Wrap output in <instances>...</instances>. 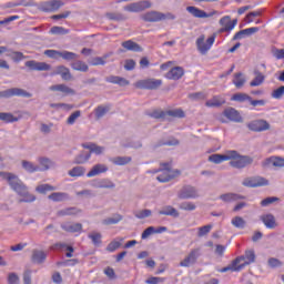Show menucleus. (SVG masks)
Here are the masks:
<instances>
[{
	"label": "nucleus",
	"mask_w": 284,
	"mask_h": 284,
	"mask_svg": "<svg viewBox=\"0 0 284 284\" xmlns=\"http://www.w3.org/2000/svg\"><path fill=\"white\" fill-rule=\"evenodd\" d=\"M209 161L215 164L223 163V161H231L230 165L232 168L243 169L251 165L253 160L250 156L241 155L239 152L231 150L224 154H212L209 156Z\"/></svg>",
	"instance_id": "obj_1"
},
{
	"label": "nucleus",
	"mask_w": 284,
	"mask_h": 284,
	"mask_svg": "<svg viewBox=\"0 0 284 284\" xmlns=\"http://www.w3.org/2000/svg\"><path fill=\"white\" fill-rule=\"evenodd\" d=\"M0 176L6 179L10 187H12V190L22 197L19 200V203H33V201H37V196L28 192V187L23 185V182H21L17 175L12 173L0 172Z\"/></svg>",
	"instance_id": "obj_2"
},
{
	"label": "nucleus",
	"mask_w": 284,
	"mask_h": 284,
	"mask_svg": "<svg viewBox=\"0 0 284 284\" xmlns=\"http://www.w3.org/2000/svg\"><path fill=\"white\" fill-rule=\"evenodd\" d=\"M150 174H159L156 180L159 183H168L172 181V179H176V176H181V171L172 170V163H162L160 164L159 170L149 171Z\"/></svg>",
	"instance_id": "obj_3"
},
{
	"label": "nucleus",
	"mask_w": 284,
	"mask_h": 284,
	"mask_svg": "<svg viewBox=\"0 0 284 284\" xmlns=\"http://www.w3.org/2000/svg\"><path fill=\"white\" fill-rule=\"evenodd\" d=\"M152 119H165L166 116H172L173 119H185V111L183 109H173L169 111L155 110L149 114Z\"/></svg>",
	"instance_id": "obj_4"
},
{
	"label": "nucleus",
	"mask_w": 284,
	"mask_h": 284,
	"mask_svg": "<svg viewBox=\"0 0 284 284\" xmlns=\"http://www.w3.org/2000/svg\"><path fill=\"white\" fill-rule=\"evenodd\" d=\"M161 85H163V80L158 79L139 80L134 83V88L138 90H159Z\"/></svg>",
	"instance_id": "obj_5"
},
{
	"label": "nucleus",
	"mask_w": 284,
	"mask_h": 284,
	"mask_svg": "<svg viewBox=\"0 0 284 284\" xmlns=\"http://www.w3.org/2000/svg\"><path fill=\"white\" fill-rule=\"evenodd\" d=\"M214 41H216V37L211 36L205 41V36H200L196 39V48L200 53L205 54L206 52H210L212 50V45H214Z\"/></svg>",
	"instance_id": "obj_6"
},
{
	"label": "nucleus",
	"mask_w": 284,
	"mask_h": 284,
	"mask_svg": "<svg viewBox=\"0 0 284 284\" xmlns=\"http://www.w3.org/2000/svg\"><path fill=\"white\" fill-rule=\"evenodd\" d=\"M231 101H237V103H245V101H250V104L253 105V108H256L257 105L263 106L267 103L265 100H252V97L246 93H235L232 95Z\"/></svg>",
	"instance_id": "obj_7"
},
{
	"label": "nucleus",
	"mask_w": 284,
	"mask_h": 284,
	"mask_svg": "<svg viewBox=\"0 0 284 284\" xmlns=\"http://www.w3.org/2000/svg\"><path fill=\"white\" fill-rule=\"evenodd\" d=\"M0 97L2 99H10V97H23L24 99H30V97H32V93H30L23 89L12 88V89H8L6 91H1Z\"/></svg>",
	"instance_id": "obj_8"
},
{
	"label": "nucleus",
	"mask_w": 284,
	"mask_h": 284,
	"mask_svg": "<svg viewBox=\"0 0 284 284\" xmlns=\"http://www.w3.org/2000/svg\"><path fill=\"white\" fill-rule=\"evenodd\" d=\"M256 261V253L254 250L246 251L244 255L239 256L234 260V265H252Z\"/></svg>",
	"instance_id": "obj_9"
},
{
	"label": "nucleus",
	"mask_w": 284,
	"mask_h": 284,
	"mask_svg": "<svg viewBox=\"0 0 284 284\" xmlns=\"http://www.w3.org/2000/svg\"><path fill=\"white\" fill-rule=\"evenodd\" d=\"M199 256H201V248L191 250L187 256L184 257V261L180 262V267H190L191 265H194V263L199 261Z\"/></svg>",
	"instance_id": "obj_10"
},
{
	"label": "nucleus",
	"mask_w": 284,
	"mask_h": 284,
	"mask_svg": "<svg viewBox=\"0 0 284 284\" xmlns=\"http://www.w3.org/2000/svg\"><path fill=\"white\" fill-rule=\"evenodd\" d=\"M245 187H263V185H270V181L262 176L248 178L243 181Z\"/></svg>",
	"instance_id": "obj_11"
},
{
	"label": "nucleus",
	"mask_w": 284,
	"mask_h": 284,
	"mask_svg": "<svg viewBox=\"0 0 284 284\" xmlns=\"http://www.w3.org/2000/svg\"><path fill=\"white\" fill-rule=\"evenodd\" d=\"M247 128L252 132H266V130H270V123L267 120H253L247 124Z\"/></svg>",
	"instance_id": "obj_12"
},
{
	"label": "nucleus",
	"mask_w": 284,
	"mask_h": 284,
	"mask_svg": "<svg viewBox=\"0 0 284 284\" xmlns=\"http://www.w3.org/2000/svg\"><path fill=\"white\" fill-rule=\"evenodd\" d=\"M24 65L29 68V70H33L37 72H48V70H50L51 68L50 64L45 62H37L34 60L27 61Z\"/></svg>",
	"instance_id": "obj_13"
},
{
	"label": "nucleus",
	"mask_w": 284,
	"mask_h": 284,
	"mask_svg": "<svg viewBox=\"0 0 284 284\" xmlns=\"http://www.w3.org/2000/svg\"><path fill=\"white\" fill-rule=\"evenodd\" d=\"M236 23L239 20H232L230 16H225L220 20V26H222L221 32H232L234 28H236Z\"/></svg>",
	"instance_id": "obj_14"
},
{
	"label": "nucleus",
	"mask_w": 284,
	"mask_h": 284,
	"mask_svg": "<svg viewBox=\"0 0 284 284\" xmlns=\"http://www.w3.org/2000/svg\"><path fill=\"white\" fill-rule=\"evenodd\" d=\"M148 8H152V2L143 0L125 7V10H128V12H143V10H148Z\"/></svg>",
	"instance_id": "obj_15"
},
{
	"label": "nucleus",
	"mask_w": 284,
	"mask_h": 284,
	"mask_svg": "<svg viewBox=\"0 0 284 284\" xmlns=\"http://www.w3.org/2000/svg\"><path fill=\"white\" fill-rule=\"evenodd\" d=\"M51 92H61L62 97H72L77 92L74 89L68 87L67 84H54L49 88Z\"/></svg>",
	"instance_id": "obj_16"
},
{
	"label": "nucleus",
	"mask_w": 284,
	"mask_h": 284,
	"mask_svg": "<svg viewBox=\"0 0 284 284\" xmlns=\"http://www.w3.org/2000/svg\"><path fill=\"white\" fill-rule=\"evenodd\" d=\"M57 75H60L63 81H70V79H72V73L70 72V69L65 65L55 67V70L51 73V77Z\"/></svg>",
	"instance_id": "obj_17"
},
{
	"label": "nucleus",
	"mask_w": 284,
	"mask_h": 284,
	"mask_svg": "<svg viewBox=\"0 0 284 284\" xmlns=\"http://www.w3.org/2000/svg\"><path fill=\"white\" fill-rule=\"evenodd\" d=\"M62 6H63V1L51 0V1L44 2L41 6V10L42 12H57V10H59V8H61Z\"/></svg>",
	"instance_id": "obj_18"
},
{
	"label": "nucleus",
	"mask_w": 284,
	"mask_h": 284,
	"mask_svg": "<svg viewBox=\"0 0 284 284\" xmlns=\"http://www.w3.org/2000/svg\"><path fill=\"white\" fill-rule=\"evenodd\" d=\"M183 74H185V70L183 69V67H175L166 73L165 78L171 81H179V79H181Z\"/></svg>",
	"instance_id": "obj_19"
},
{
	"label": "nucleus",
	"mask_w": 284,
	"mask_h": 284,
	"mask_svg": "<svg viewBox=\"0 0 284 284\" xmlns=\"http://www.w3.org/2000/svg\"><path fill=\"white\" fill-rule=\"evenodd\" d=\"M186 10L192 17H195V19H207L212 17V13H207L196 7H187Z\"/></svg>",
	"instance_id": "obj_20"
},
{
	"label": "nucleus",
	"mask_w": 284,
	"mask_h": 284,
	"mask_svg": "<svg viewBox=\"0 0 284 284\" xmlns=\"http://www.w3.org/2000/svg\"><path fill=\"white\" fill-rule=\"evenodd\" d=\"M224 116H226V119L230 121H234L235 123H241V121H243L241 113L233 108L224 110Z\"/></svg>",
	"instance_id": "obj_21"
},
{
	"label": "nucleus",
	"mask_w": 284,
	"mask_h": 284,
	"mask_svg": "<svg viewBox=\"0 0 284 284\" xmlns=\"http://www.w3.org/2000/svg\"><path fill=\"white\" fill-rule=\"evenodd\" d=\"M141 19L148 23H156L158 21H161V12L150 11L142 14Z\"/></svg>",
	"instance_id": "obj_22"
},
{
	"label": "nucleus",
	"mask_w": 284,
	"mask_h": 284,
	"mask_svg": "<svg viewBox=\"0 0 284 284\" xmlns=\"http://www.w3.org/2000/svg\"><path fill=\"white\" fill-rule=\"evenodd\" d=\"M205 105L206 108H221V105H225V98L223 95H214L205 102Z\"/></svg>",
	"instance_id": "obj_23"
},
{
	"label": "nucleus",
	"mask_w": 284,
	"mask_h": 284,
	"mask_svg": "<svg viewBox=\"0 0 284 284\" xmlns=\"http://www.w3.org/2000/svg\"><path fill=\"white\" fill-rule=\"evenodd\" d=\"M255 32H258V27L243 29L234 34L233 40L236 41L239 39H243V37H245V36L250 37L252 34H255Z\"/></svg>",
	"instance_id": "obj_24"
},
{
	"label": "nucleus",
	"mask_w": 284,
	"mask_h": 284,
	"mask_svg": "<svg viewBox=\"0 0 284 284\" xmlns=\"http://www.w3.org/2000/svg\"><path fill=\"white\" fill-rule=\"evenodd\" d=\"M255 32H258V27L243 29L234 34L233 40L236 41L239 39H243V37H245V36L250 37L252 34H255Z\"/></svg>",
	"instance_id": "obj_25"
},
{
	"label": "nucleus",
	"mask_w": 284,
	"mask_h": 284,
	"mask_svg": "<svg viewBox=\"0 0 284 284\" xmlns=\"http://www.w3.org/2000/svg\"><path fill=\"white\" fill-rule=\"evenodd\" d=\"M45 258H48V253H45L44 251H39V250H34L32 252V256H31V261L32 263H45Z\"/></svg>",
	"instance_id": "obj_26"
},
{
	"label": "nucleus",
	"mask_w": 284,
	"mask_h": 284,
	"mask_svg": "<svg viewBox=\"0 0 284 284\" xmlns=\"http://www.w3.org/2000/svg\"><path fill=\"white\" fill-rule=\"evenodd\" d=\"M105 172H108V166L104 164H95L91 171L88 172L87 176L92 179V176H99V174H103Z\"/></svg>",
	"instance_id": "obj_27"
},
{
	"label": "nucleus",
	"mask_w": 284,
	"mask_h": 284,
	"mask_svg": "<svg viewBox=\"0 0 284 284\" xmlns=\"http://www.w3.org/2000/svg\"><path fill=\"white\" fill-rule=\"evenodd\" d=\"M122 48L125 50H129L130 52H143V48L141 45L132 40H128L122 42Z\"/></svg>",
	"instance_id": "obj_28"
},
{
	"label": "nucleus",
	"mask_w": 284,
	"mask_h": 284,
	"mask_svg": "<svg viewBox=\"0 0 284 284\" xmlns=\"http://www.w3.org/2000/svg\"><path fill=\"white\" fill-rule=\"evenodd\" d=\"M261 221L264 223L265 227L268 230H274L276 227V217L272 214H266L261 217Z\"/></svg>",
	"instance_id": "obj_29"
},
{
	"label": "nucleus",
	"mask_w": 284,
	"mask_h": 284,
	"mask_svg": "<svg viewBox=\"0 0 284 284\" xmlns=\"http://www.w3.org/2000/svg\"><path fill=\"white\" fill-rule=\"evenodd\" d=\"M255 78L253 81L250 82L251 88H258V85H263L265 83V77L261 71H254Z\"/></svg>",
	"instance_id": "obj_30"
},
{
	"label": "nucleus",
	"mask_w": 284,
	"mask_h": 284,
	"mask_svg": "<svg viewBox=\"0 0 284 284\" xmlns=\"http://www.w3.org/2000/svg\"><path fill=\"white\" fill-rule=\"evenodd\" d=\"M108 83H114L115 85H130V81H128L125 78L116 77V75H110L106 78Z\"/></svg>",
	"instance_id": "obj_31"
},
{
	"label": "nucleus",
	"mask_w": 284,
	"mask_h": 284,
	"mask_svg": "<svg viewBox=\"0 0 284 284\" xmlns=\"http://www.w3.org/2000/svg\"><path fill=\"white\" fill-rule=\"evenodd\" d=\"M220 199L221 201H224V203H232L233 201H241L245 199V196L239 195L236 193H226V194H222Z\"/></svg>",
	"instance_id": "obj_32"
},
{
	"label": "nucleus",
	"mask_w": 284,
	"mask_h": 284,
	"mask_svg": "<svg viewBox=\"0 0 284 284\" xmlns=\"http://www.w3.org/2000/svg\"><path fill=\"white\" fill-rule=\"evenodd\" d=\"M180 199H196V190L192 186H185L180 193Z\"/></svg>",
	"instance_id": "obj_33"
},
{
	"label": "nucleus",
	"mask_w": 284,
	"mask_h": 284,
	"mask_svg": "<svg viewBox=\"0 0 284 284\" xmlns=\"http://www.w3.org/2000/svg\"><path fill=\"white\" fill-rule=\"evenodd\" d=\"M71 68L77 72H88V70H90V67H88V63L81 60H77L73 63H71Z\"/></svg>",
	"instance_id": "obj_34"
},
{
	"label": "nucleus",
	"mask_w": 284,
	"mask_h": 284,
	"mask_svg": "<svg viewBox=\"0 0 284 284\" xmlns=\"http://www.w3.org/2000/svg\"><path fill=\"white\" fill-rule=\"evenodd\" d=\"M62 230H64V232H70L71 234H74L77 232H81V230H83V225L81 223L63 224Z\"/></svg>",
	"instance_id": "obj_35"
},
{
	"label": "nucleus",
	"mask_w": 284,
	"mask_h": 284,
	"mask_svg": "<svg viewBox=\"0 0 284 284\" xmlns=\"http://www.w3.org/2000/svg\"><path fill=\"white\" fill-rule=\"evenodd\" d=\"M82 148H84L85 150H90V156H92V154H103V146H99L94 143L91 144H83Z\"/></svg>",
	"instance_id": "obj_36"
},
{
	"label": "nucleus",
	"mask_w": 284,
	"mask_h": 284,
	"mask_svg": "<svg viewBox=\"0 0 284 284\" xmlns=\"http://www.w3.org/2000/svg\"><path fill=\"white\" fill-rule=\"evenodd\" d=\"M267 165H273V168H284V159L278 156H271L266 159Z\"/></svg>",
	"instance_id": "obj_37"
},
{
	"label": "nucleus",
	"mask_w": 284,
	"mask_h": 284,
	"mask_svg": "<svg viewBox=\"0 0 284 284\" xmlns=\"http://www.w3.org/2000/svg\"><path fill=\"white\" fill-rule=\"evenodd\" d=\"M159 214L161 216H174V219H178L179 211L172 206H165L163 210L159 211Z\"/></svg>",
	"instance_id": "obj_38"
},
{
	"label": "nucleus",
	"mask_w": 284,
	"mask_h": 284,
	"mask_svg": "<svg viewBox=\"0 0 284 284\" xmlns=\"http://www.w3.org/2000/svg\"><path fill=\"white\" fill-rule=\"evenodd\" d=\"M245 75L243 73H235L233 79V84L235 88L241 89L245 85Z\"/></svg>",
	"instance_id": "obj_39"
},
{
	"label": "nucleus",
	"mask_w": 284,
	"mask_h": 284,
	"mask_svg": "<svg viewBox=\"0 0 284 284\" xmlns=\"http://www.w3.org/2000/svg\"><path fill=\"white\" fill-rule=\"evenodd\" d=\"M121 245H123V239H119V240H113L112 242H110L106 246V252H116V250H119V247H121Z\"/></svg>",
	"instance_id": "obj_40"
},
{
	"label": "nucleus",
	"mask_w": 284,
	"mask_h": 284,
	"mask_svg": "<svg viewBox=\"0 0 284 284\" xmlns=\"http://www.w3.org/2000/svg\"><path fill=\"white\" fill-rule=\"evenodd\" d=\"M0 121H3L4 123H17L19 118L12 115V113L0 112Z\"/></svg>",
	"instance_id": "obj_41"
},
{
	"label": "nucleus",
	"mask_w": 284,
	"mask_h": 284,
	"mask_svg": "<svg viewBox=\"0 0 284 284\" xmlns=\"http://www.w3.org/2000/svg\"><path fill=\"white\" fill-rule=\"evenodd\" d=\"M54 247L57 250H63V248L67 250V252H68L65 254L67 258H72V253L74 252V247L69 246L65 243H57V244H54Z\"/></svg>",
	"instance_id": "obj_42"
},
{
	"label": "nucleus",
	"mask_w": 284,
	"mask_h": 284,
	"mask_svg": "<svg viewBox=\"0 0 284 284\" xmlns=\"http://www.w3.org/2000/svg\"><path fill=\"white\" fill-rule=\"evenodd\" d=\"M48 199L50 201H54L55 203H59L61 201H65V199H68V194L67 193H61V192H57V193H51Z\"/></svg>",
	"instance_id": "obj_43"
},
{
	"label": "nucleus",
	"mask_w": 284,
	"mask_h": 284,
	"mask_svg": "<svg viewBox=\"0 0 284 284\" xmlns=\"http://www.w3.org/2000/svg\"><path fill=\"white\" fill-rule=\"evenodd\" d=\"M85 174V169L83 166H74L69 171V176L79 178Z\"/></svg>",
	"instance_id": "obj_44"
},
{
	"label": "nucleus",
	"mask_w": 284,
	"mask_h": 284,
	"mask_svg": "<svg viewBox=\"0 0 284 284\" xmlns=\"http://www.w3.org/2000/svg\"><path fill=\"white\" fill-rule=\"evenodd\" d=\"M22 168L30 173L39 172V170H41L39 165H34L32 162H28V161H22Z\"/></svg>",
	"instance_id": "obj_45"
},
{
	"label": "nucleus",
	"mask_w": 284,
	"mask_h": 284,
	"mask_svg": "<svg viewBox=\"0 0 284 284\" xmlns=\"http://www.w3.org/2000/svg\"><path fill=\"white\" fill-rule=\"evenodd\" d=\"M231 223L234 227H237V230H243L246 225L245 220H243L241 216L233 217Z\"/></svg>",
	"instance_id": "obj_46"
},
{
	"label": "nucleus",
	"mask_w": 284,
	"mask_h": 284,
	"mask_svg": "<svg viewBox=\"0 0 284 284\" xmlns=\"http://www.w3.org/2000/svg\"><path fill=\"white\" fill-rule=\"evenodd\" d=\"M57 187L50 185V184H42L36 187V192H39V194H47V192H54Z\"/></svg>",
	"instance_id": "obj_47"
},
{
	"label": "nucleus",
	"mask_w": 284,
	"mask_h": 284,
	"mask_svg": "<svg viewBox=\"0 0 284 284\" xmlns=\"http://www.w3.org/2000/svg\"><path fill=\"white\" fill-rule=\"evenodd\" d=\"M243 266L244 265L234 264V261H233L231 263V265L221 268V272L222 273L230 272V271L231 272H241V270H243Z\"/></svg>",
	"instance_id": "obj_48"
},
{
	"label": "nucleus",
	"mask_w": 284,
	"mask_h": 284,
	"mask_svg": "<svg viewBox=\"0 0 284 284\" xmlns=\"http://www.w3.org/2000/svg\"><path fill=\"white\" fill-rule=\"evenodd\" d=\"M123 216L116 214L114 217H109L102 221L103 225H116V223L121 222Z\"/></svg>",
	"instance_id": "obj_49"
},
{
	"label": "nucleus",
	"mask_w": 284,
	"mask_h": 284,
	"mask_svg": "<svg viewBox=\"0 0 284 284\" xmlns=\"http://www.w3.org/2000/svg\"><path fill=\"white\" fill-rule=\"evenodd\" d=\"M61 59H64V61H74L77 59V53L70 52V51H60Z\"/></svg>",
	"instance_id": "obj_50"
},
{
	"label": "nucleus",
	"mask_w": 284,
	"mask_h": 284,
	"mask_svg": "<svg viewBox=\"0 0 284 284\" xmlns=\"http://www.w3.org/2000/svg\"><path fill=\"white\" fill-rule=\"evenodd\" d=\"M132 161L130 156H118L113 160L114 165H128Z\"/></svg>",
	"instance_id": "obj_51"
},
{
	"label": "nucleus",
	"mask_w": 284,
	"mask_h": 284,
	"mask_svg": "<svg viewBox=\"0 0 284 284\" xmlns=\"http://www.w3.org/2000/svg\"><path fill=\"white\" fill-rule=\"evenodd\" d=\"M110 112V106H98L95 109V116L97 119H102V116H105Z\"/></svg>",
	"instance_id": "obj_52"
},
{
	"label": "nucleus",
	"mask_w": 284,
	"mask_h": 284,
	"mask_svg": "<svg viewBox=\"0 0 284 284\" xmlns=\"http://www.w3.org/2000/svg\"><path fill=\"white\" fill-rule=\"evenodd\" d=\"M51 34H70V30L63 27H52L50 29Z\"/></svg>",
	"instance_id": "obj_53"
},
{
	"label": "nucleus",
	"mask_w": 284,
	"mask_h": 284,
	"mask_svg": "<svg viewBox=\"0 0 284 284\" xmlns=\"http://www.w3.org/2000/svg\"><path fill=\"white\" fill-rule=\"evenodd\" d=\"M88 236L92 241L93 245H101V239H102L101 233L93 232V233H90Z\"/></svg>",
	"instance_id": "obj_54"
},
{
	"label": "nucleus",
	"mask_w": 284,
	"mask_h": 284,
	"mask_svg": "<svg viewBox=\"0 0 284 284\" xmlns=\"http://www.w3.org/2000/svg\"><path fill=\"white\" fill-rule=\"evenodd\" d=\"M39 163L41 165L40 170H50V168H52V161L48 158H40Z\"/></svg>",
	"instance_id": "obj_55"
},
{
	"label": "nucleus",
	"mask_w": 284,
	"mask_h": 284,
	"mask_svg": "<svg viewBox=\"0 0 284 284\" xmlns=\"http://www.w3.org/2000/svg\"><path fill=\"white\" fill-rule=\"evenodd\" d=\"M90 161V153H82L75 158L74 163L81 165L83 163H88Z\"/></svg>",
	"instance_id": "obj_56"
},
{
	"label": "nucleus",
	"mask_w": 284,
	"mask_h": 284,
	"mask_svg": "<svg viewBox=\"0 0 284 284\" xmlns=\"http://www.w3.org/2000/svg\"><path fill=\"white\" fill-rule=\"evenodd\" d=\"M106 18L110 19V21H125V17L122 13H106Z\"/></svg>",
	"instance_id": "obj_57"
},
{
	"label": "nucleus",
	"mask_w": 284,
	"mask_h": 284,
	"mask_svg": "<svg viewBox=\"0 0 284 284\" xmlns=\"http://www.w3.org/2000/svg\"><path fill=\"white\" fill-rule=\"evenodd\" d=\"M79 210L74 209V207H70L63 211H59L58 212V216H70L72 214H79Z\"/></svg>",
	"instance_id": "obj_58"
},
{
	"label": "nucleus",
	"mask_w": 284,
	"mask_h": 284,
	"mask_svg": "<svg viewBox=\"0 0 284 284\" xmlns=\"http://www.w3.org/2000/svg\"><path fill=\"white\" fill-rule=\"evenodd\" d=\"M134 216L136 219H148V216H152V211L151 210H142V211H138L134 213Z\"/></svg>",
	"instance_id": "obj_59"
},
{
	"label": "nucleus",
	"mask_w": 284,
	"mask_h": 284,
	"mask_svg": "<svg viewBox=\"0 0 284 284\" xmlns=\"http://www.w3.org/2000/svg\"><path fill=\"white\" fill-rule=\"evenodd\" d=\"M212 224L204 225L202 227H199L197 236H206V234H210L212 232Z\"/></svg>",
	"instance_id": "obj_60"
},
{
	"label": "nucleus",
	"mask_w": 284,
	"mask_h": 284,
	"mask_svg": "<svg viewBox=\"0 0 284 284\" xmlns=\"http://www.w3.org/2000/svg\"><path fill=\"white\" fill-rule=\"evenodd\" d=\"M110 55L105 54L104 57H98L94 58L91 62V65H105V59H108Z\"/></svg>",
	"instance_id": "obj_61"
},
{
	"label": "nucleus",
	"mask_w": 284,
	"mask_h": 284,
	"mask_svg": "<svg viewBox=\"0 0 284 284\" xmlns=\"http://www.w3.org/2000/svg\"><path fill=\"white\" fill-rule=\"evenodd\" d=\"M44 54H45V57H49V59H59V57H61V51L45 50Z\"/></svg>",
	"instance_id": "obj_62"
},
{
	"label": "nucleus",
	"mask_w": 284,
	"mask_h": 284,
	"mask_svg": "<svg viewBox=\"0 0 284 284\" xmlns=\"http://www.w3.org/2000/svg\"><path fill=\"white\" fill-rule=\"evenodd\" d=\"M283 94H284V85L277 88L276 90H274L272 92V98L273 99H283Z\"/></svg>",
	"instance_id": "obj_63"
},
{
	"label": "nucleus",
	"mask_w": 284,
	"mask_h": 284,
	"mask_svg": "<svg viewBox=\"0 0 284 284\" xmlns=\"http://www.w3.org/2000/svg\"><path fill=\"white\" fill-rule=\"evenodd\" d=\"M272 54L277 60L284 59V49H273Z\"/></svg>",
	"instance_id": "obj_64"
}]
</instances>
